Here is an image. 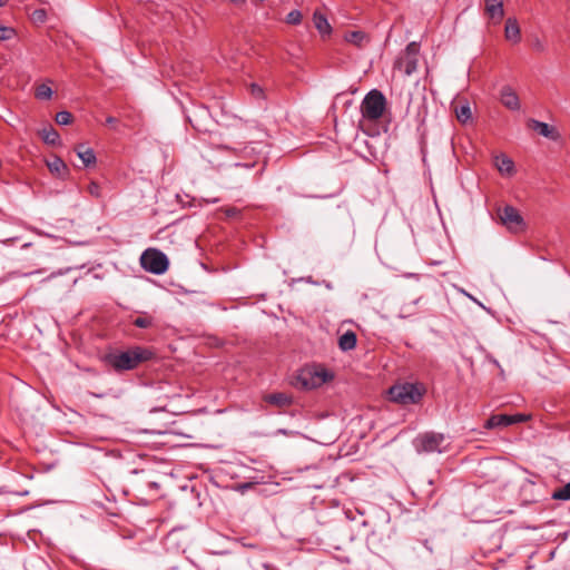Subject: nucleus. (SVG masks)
I'll list each match as a JSON object with an SVG mask.
<instances>
[{"label": "nucleus", "instance_id": "nucleus-17", "mask_svg": "<svg viewBox=\"0 0 570 570\" xmlns=\"http://www.w3.org/2000/svg\"><path fill=\"white\" fill-rule=\"evenodd\" d=\"M313 22L318 32L323 36H328L332 32V27L328 23L327 18L320 11H315L313 14Z\"/></svg>", "mask_w": 570, "mask_h": 570}, {"label": "nucleus", "instance_id": "nucleus-4", "mask_svg": "<svg viewBox=\"0 0 570 570\" xmlns=\"http://www.w3.org/2000/svg\"><path fill=\"white\" fill-rule=\"evenodd\" d=\"M386 109V98L377 89H373L366 94L362 104V116L367 120L380 119Z\"/></svg>", "mask_w": 570, "mask_h": 570}, {"label": "nucleus", "instance_id": "nucleus-35", "mask_svg": "<svg viewBox=\"0 0 570 570\" xmlns=\"http://www.w3.org/2000/svg\"><path fill=\"white\" fill-rule=\"evenodd\" d=\"M8 3V0H0V7H4Z\"/></svg>", "mask_w": 570, "mask_h": 570}, {"label": "nucleus", "instance_id": "nucleus-10", "mask_svg": "<svg viewBox=\"0 0 570 570\" xmlns=\"http://www.w3.org/2000/svg\"><path fill=\"white\" fill-rule=\"evenodd\" d=\"M49 171L58 178L65 179L69 175V168L58 156H52L46 160Z\"/></svg>", "mask_w": 570, "mask_h": 570}, {"label": "nucleus", "instance_id": "nucleus-22", "mask_svg": "<svg viewBox=\"0 0 570 570\" xmlns=\"http://www.w3.org/2000/svg\"><path fill=\"white\" fill-rule=\"evenodd\" d=\"M52 94V89L46 83L38 85L35 89V97L39 100H49Z\"/></svg>", "mask_w": 570, "mask_h": 570}, {"label": "nucleus", "instance_id": "nucleus-31", "mask_svg": "<svg viewBox=\"0 0 570 570\" xmlns=\"http://www.w3.org/2000/svg\"><path fill=\"white\" fill-rule=\"evenodd\" d=\"M118 122V119L112 117V116H109L106 118V125L110 126V127H115Z\"/></svg>", "mask_w": 570, "mask_h": 570}, {"label": "nucleus", "instance_id": "nucleus-14", "mask_svg": "<svg viewBox=\"0 0 570 570\" xmlns=\"http://www.w3.org/2000/svg\"><path fill=\"white\" fill-rule=\"evenodd\" d=\"M528 127L532 130L538 131L541 136L556 140L558 134L556 129L549 126L547 122H542L535 119L528 120Z\"/></svg>", "mask_w": 570, "mask_h": 570}, {"label": "nucleus", "instance_id": "nucleus-26", "mask_svg": "<svg viewBox=\"0 0 570 570\" xmlns=\"http://www.w3.org/2000/svg\"><path fill=\"white\" fill-rule=\"evenodd\" d=\"M302 19H303V16H302V12L299 10H292L286 16V22L288 24H293V26L299 24L302 22Z\"/></svg>", "mask_w": 570, "mask_h": 570}, {"label": "nucleus", "instance_id": "nucleus-34", "mask_svg": "<svg viewBox=\"0 0 570 570\" xmlns=\"http://www.w3.org/2000/svg\"><path fill=\"white\" fill-rule=\"evenodd\" d=\"M248 149H250V151L254 150V148L249 147V146H244V148H242V153H246Z\"/></svg>", "mask_w": 570, "mask_h": 570}, {"label": "nucleus", "instance_id": "nucleus-6", "mask_svg": "<svg viewBox=\"0 0 570 570\" xmlns=\"http://www.w3.org/2000/svg\"><path fill=\"white\" fill-rule=\"evenodd\" d=\"M140 264L145 271L156 275L164 274L169 267L167 256L156 248L146 249L141 254Z\"/></svg>", "mask_w": 570, "mask_h": 570}, {"label": "nucleus", "instance_id": "nucleus-15", "mask_svg": "<svg viewBox=\"0 0 570 570\" xmlns=\"http://www.w3.org/2000/svg\"><path fill=\"white\" fill-rule=\"evenodd\" d=\"M504 37L508 41L512 43H519L521 40V32L518 21L515 19L509 18L505 21L504 28Z\"/></svg>", "mask_w": 570, "mask_h": 570}, {"label": "nucleus", "instance_id": "nucleus-11", "mask_svg": "<svg viewBox=\"0 0 570 570\" xmlns=\"http://www.w3.org/2000/svg\"><path fill=\"white\" fill-rule=\"evenodd\" d=\"M500 100L502 105L510 110L520 109V99L517 92L509 86L501 89Z\"/></svg>", "mask_w": 570, "mask_h": 570}, {"label": "nucleus", "instance_id": "nucleus-28", "mask_svg": "<svg viewBox=\"0 0 570 570\" xmlns=\"http://www.w3.org/2000/svg\"><path fill=\"white\" fill-rule=\"evenodd\" d=\"M219 212L224 213L227 218H239L242 215V210L234 206L223 207Z\"/></svg>", "mask_w": 570, "mask_h": 570}, {"label": "nucleus", "instance_id": "nucleus-13", "mask_svg": "<svg viewBox=\"0 0 570 570\" xmlns=\"http://www.w3.org/2000/svg\"><path fill=\"white\" fill-rule=\"evenodd\" d=\"M494 165L499 173L503 176H512L515 173V167L513 160L504 154L495 156Z\"/></svg>", "mask_w": 570, "mask_h": 570}, {"label": "nucleus", "instance_id": "nucleus-16", "mask_svg": "<svg viewBox=\"0 0 570 570\" xmlns=\"http://www.w3.org/2000/svg\"><path fill=\"white\" fill-rule=\"evenodd\" d=\"M76 153L78 157L81 159L85 167H90L96 165L97 158L94 150L89 147H85V145H79L76 147Z\"/></svg>", "mask_w": 570, "mask_h": 570}, {"label": "nucleus", "instance_id": "nucleus-1", "mask_svg": "<svg viewBox=\"0 0 570 570\" xmlns=\"http://www.w3.org/2000/svg\"><path fill=\"white\" fill-rule=\"evenodd\" d=\"M155 357V352L145 346L135 345L127 350H112L104 356L107 366L117 373L132 371L140 364Z\"/></svg>", "mask_w": 570, "mask_h": 570}, {"label": "nucleus", "instance_id": "nucleus-32", "mask_svg": "<svg viewBox=\"0 0 570 570\" xmlns=\"http://www.w3.org/2000/svg\"><path fill=\"white\" fill-rule=\"evenodd\" d=\"M33 16L38 19V20H41L43 21L45 18H46V12L43 10H36L33 12Z\"/></svg>", "mask_w": 570, "mask_h": 570}, {"label": "nucleus", "instance_id": "nucleus-7", "mask_svg": "<svg viewBox=\"0 0 570 570\" xmlns=\"http://www.w3.org/2000/svg\"><path fill=\"white\" fill-rule=\"evenodd\" d=\"M498 217L502 225H504L507 229L511 233H522L527 228L523 217L521 216L519 210L511 205H505L504 207L499 208Z\"/></svg>", "mask_w": 570, "mask_h": 570}, {"label": "nucleus", "instance_id": "nucleus-29", "mask_svg": "<svg viewBox=\"0 0 570 570\" xmlns=\"http://www.w3.org/2000/svg\"><path fill=\"white\" fill-rule=\"evenodd\" d=\"M87 193L91 195L95 198H100L102 196L101 194V187L96 181H90L87 186Z\"/></svg>", "mask_w": 570, "mask_h": 570}, {"label": "nucleus", "instance_id": "nucleus-12", "mask_svg": "<svg viewBox=\"0 0 570 570\" xmlns=\"http://www.w3.org/2000/svg\"><path fill=\"white\" fill-rule=\"evenodd\" d=\"M484 2L487 16L495 22H500L504 16L503 0H485Z\"/></svg>", "mask_w": 570, "mask_h": 570}, {"label": "nucleus", "instance_id": "nucleus-2", "mask_svg": "<svg viewBox=\"0 0 570 570\" xmlns=\"http://www.w3.org/2000/svg\"><path fill=\"white\" fill-rule=\"evenodd\" d=\"M424 394L425 387L421 383L396 384L389 390L390 400L402 405L417 404Z\"/></svg>", "mask_w": 570, "mask_h": 570}, {"label": "nucleus", "instance_id": "nucleus-21", "mask_svg": "<svg viewBox=\"0 0 570 570\" xmlns=\"http://www.w3.org/2000/svg\"><path fill=\"white\" fill-rule=\"evenodd\" d=\"M455 115H456L458 120L461 124H466L472 118L471 108H470V106L468 104L461 105V106H456L455 107Z\"/></svg>", "mask_w": 570, "mask_h": 570}, {"label": "nucleus", "instance_id": "nucleus-23", "mask_svg": "<svg viewBox=\"0 0 570 570\" xmlns=\"http://www.w3.org/2000/svg\"><path fill=\"white\" fill-rule=\"evenodd\" d=\"M551 498L557 501L570 500V482L559 489H556L552 492Z\"/></svg>", "mask_w": 570, "mask_h": 570}, {"label": "nucleus", "instance_id": "nucleus-37", "mask_svg": "<svg viewBox=\"0 0 570 570\" xmlns=\"http://www.w3.org/2000/svg\"><path fill=\"white\" fill-rule=\"evenodd\" d=\"M234 3L244 2V0H230Z\"/></svg>", "mask_w": 570, "mask_h": 570}, {"label": "nucleus", "instance_id": "nucleus-30", "mask_svg": "<svg viewBox=\"0 0 570 570\" xmlns=\"http://www.w3.org/2000/svg\"><path fill=\"white\" fill-rule=\"evenodd\" d=\"M250 94L256 99H263L265 97L263 88L256 83L250 85Z\"/></svg>", "mask_w": 570, "mask_h": 570}, {"label": "nucleus", "instance_id": "nucleus-36", "mask_svg": "<svg viewBox=\"0 0 570 570\" xmlns=\"http://www.w3.org/2000/svg\"><path fill=\"white\" fill-rule=\"evenodd\" d=\"M537 48H538L539 50H542V49H543L542 45H541L539 41L537 42Z\"/></svg>", "mask_w": 570, "mask_h": 570}, {"label": "nucleus", "instance_id": "nucleus-38", "mask_svg": "<svg viewBox=\"0 0 570 570\" xmlns=\"http://www.w3.org/2000/svg\"><path fill=\"white\" fill-rule=\"evenodd\" d=\"M150 485H151L153 488H156V487H157V483L153 482V483H150Z\"/></svg>", "mask_w": 570, "mask_h": 570}, {"label": "nucleus", "instance_id": "nucleus-8", "mask_svg": "<svg viewBox=\"0 0 570 570\" xmlns=\"http://www.w3.org/2000/svg\"><path fill=\"white\" fill-rule=\"evenodd\" d=\"M530 420V415L517 413V414H493L484 423L487 430L495 428H505L517 423H522Z\"/></svg>", "mask_w": 570, "mask_h": 570}, {"label": "nucleus", "instance_id": "nucleus-5", "mask_svg": "<svg viewBox=\"0 0 570 570\" xmlns=\"http://www.w3.org/2000/svg\"><path fill=\"white\" fill-rule=\"evenodd\" d=\"M420 57V43L410 42L394 62V69L403 71L406 76H411L417 70Z\"/></svg>", "mask_w": 570, "mask_h": 570}, {"label": "nucleus", "instance_id": "nucleus-33", "mask_svg": "<svg viewBox=\"0 0 570 570\" xmlns=\"http://www.w3.org/2000/svg\"><path fill=\"white\" fill-rule=\"evenodd\" d=\"M218 149H222V150H232V151H236V149L229 147V146H226V145H219L217 147Z\"/></svg>", "mask_w": 570, "mask_h": 570}, {"label": "nucleus", "instance_id": "nucleus-9", "mask_svg": "<svg viewBox=\"0 0 570 570\" xmlns=\"http://www.w3.org/2000/svg\"><path fill=\"white\" fill-rule=\"evenodd\" d=\"M263 400L264 402L278 409L288 407L294 402L293 396L284 392L266 394L264 395Z\"/></svg>", "mask_w": 570, "mask_h": 570}, {"label": "nucleus", "instance_id": "nucleus-19", "mask_svg": "<svg viewBox=\"0 0 570 570\" xmlns=\"http://www.w3.org/2000/svg\"><path fill=\"white\" fill-rule=\"evenodd\" d=\"M357 337L353 331H347L338 338V347L346 352L354 350L356 346Z\"/></svg>", "mask_w": 570, "mask_h": 570}, {"label": "nucleus", "instance_id": "nucleus-3", "mask_svg": "<svg viewBox=\"0 0 570 570\" xmlns=\"http://www.w3.org/2000/svg\"><path fill=\"white\" fill-rule=\"evenodd\" d=\"M450 443L443 433L424 432L413 440V446L417 453H443L448 451Z\"/></svg>", "mask_w": 570, "mask_h": 570}, {"label": "nucleus", "instance_id": "nucleus-20", "mask_svg": "<svg viewBox=\"0 0 570 570\" xmlns=\"http://www.w3.org/2000/svg\"><path fill=\"white\" fill-rule=\"evenodd\" d=\"M40 136L42 140L48 145L55 146L60 144L59 132L52 126L45 127L40 131Z\"/></svg>", "mask_w": 570, "mask_h": 570}, {"label": "nucleus", "instance_id": "nucleus-18", "mask_svg": "<svg viewBox=\"0 0 570 570\" xmlns=\"http://www.w3.org/2000/svg\"><path fill=\"white\" fill-rule=\"evenodd\" d=\"M344 39L358 48H363L366 43H368L370 39L367 35L363 31H350L346 32Z\"/></svg>", "mask_w": 570, "mask_h": 570}, {"label": "nucleus", "instance_id": "nucleus-24", "mask_svg": "<svg viewBox=\"0 0 570 570\" xmlns=\"http://www.w3.org/2000/svg\"><path fill=\"white\" fill-rule=\"evenodd\" d=\"M132 324L139 328H148V327H151L153 324H154V318L153 316L148 315V314H142L138 317H136L134 321H132Z\"/></svg>", "mask_w": 570, "mask_h": 570}, {"label": "nucleus", "instance_id": "nucleus-25", "mask_svg": "<svg viewBox=\"0 0 570 570\" xmlns=\"http://www.w3.org/2000/svg\"><path fill=\"white\" fill-rule=\"evenodd\" d=\"M55 119L58 125H69L72 122L73 116L71 112L62 110V111L57 112Z\"/></svg>", "mask_w": 570, "mask_h": 570}, {"label": "nucleus", "instance_id": "nucleus-27", "mask_svg": "<svg viewBox=\"0 0 570 570\" xmlns=\"http://www.w3.org/2000/svg\"><path fill=\"white\" fill-rule=\"evenodd\" d=\"M16 36V30L0 23V41L10 40Z\"/></svg>", "mask_w": 570, "mask_h": 570}]
</instances>
